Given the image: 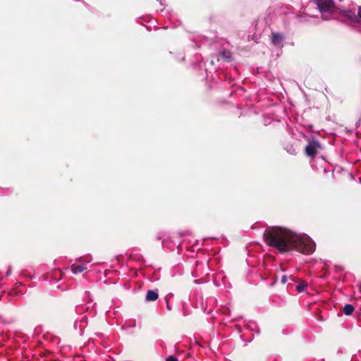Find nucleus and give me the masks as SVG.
Instances as JSON below:
<instances>
[{"instance_id":"obj_12","label":"nucleus","mask_w":361,"mask_h":361,"mask_svg":"<svg viewBox=\"0 0 361 361\" xmlns=\"http://www.w3.org/2000/svg\"><path fill=\"white\" fill-rule=\"evenodd\" d=\"M358 16L361 18V7L359 8Z\"/></svg>"},{"instance_id":"obj_2","label":"nucleus","mask_w":361,"mask_h":361,"mask_svg":"<svg viewBox=\"0 0 361 361\" xmlns=\"http://www.w3.org/2000/svg\"><path fill=\"white\" fill-rule=\"evenodd\" d=\"M318 6L321 11H330L334 7V3L331 0H318Z\"/></svg>"},{"instance_id":"obj_7","label":"nucleus","mask_w":361,"mask_h":361,"mask_svg":"<svg viewBox=\"0 0 361 361\" xmlns=\"http://www.w3.org/2000/svg\"><path fill=\"white\" fill-rule=\"evenodd\" d=\"M283 39L282 35L279 34H274L272 41L276 45H279Z\"/></svg>"},{"instance_id":"obj_11","label":"nucleus","mask_w":361,"mask_h":361,"mask_svg":"<svg viewBox=\"0 0 361 361\" xmlns=\"http://www.w3.org/2000/svg\"><path fill=\"white\" fill-rule=\"evenodd\" d=\"M166 304H167L168 309L171 310V307H170L169 304V301H168V300L166 298Z\"/></svg>"},{"instance_id":"obj_6","label":"nucleus","mask_w":361,"mask_h":361,"mask_svg":"<svg viewBox=\"0 0 361 361\" xmlns=\"http://www.w3.org/2000/svg\"><path fill=\"white\" fill-rule=\"evenodd\" d=\"M354 311V307L351 305H345L343 307V313L346 315L351 314Z\"/></svg>"},{"instance_id":"obj_15","label":"nucleus","mask_w":361,"mask_h":361,"mask_svg":"<svg viewBox=\"0 0 361 361\" xmlns=\"http://www.w3.org/2000/svg\"><path fill=\"white\" fill-rule=\"evenodd\" d=\"M51 361H56V360H51Z\"/></svg>"},{"instance_id":"obj_9","label":"nucleus","mask_w":361,"mask_h":361,"mask_svg":"<svg viewBox=\"0 0 361 361\" xmlns=\"http://www.w3.org/2000/svg\"><path fill=\"white\" fill-rule=\"evenodd\" d=\"M166 361H178V359L174 356H169Z\"/></svg>"},{"instance_id":"obj_14","label":"nucleus","mask_w":361,"mask_h":361,"mask_svg":"<svg viewBox=\"0 0 361 361\" xmlns=\"http://www.w3.org/2000/svg\"><path fill=\"white\" fill-rule=\"evenodd\" d=\"M360 291H361V286L360 287Z\"/></svg>"},{"instance_id":"obj_4","label":"nucleus","mask_w":361,"mask_h":361,"mask_svg":"<svg viewBox=\"0 0 361 361\" xmlns=\"http://www.w3.org/2000/svg\"><path fill=\"white\" fill-rule=\"evenodd\" d=\"M158 298V293L154 290H148L146 295L147 301H155Z\"/></svg>"},{"instance_id":"obj_13","label":"nucleus","mask_w":361,"mask_h":361,"mask_svg":"<svg viewBox=\"0 0 361 361\" xmlns=\"http://www.w3.org/2000/svg\"><path fill=\"white\" fill-rule=\"evenodd\" d=\"M290 279L292 280V281H294V278L293 276H290Z\"/></svg>"},{"instance_id":"obj_5","label":"nucleus","mask_w":361,"mask_h":361,"mask_svg":"<svg viewBox=\"0 0 361 361\" xmlns=\"http://www.w3.org/2000/svg\"><path fill=\"white\" fill-rule=\"evenodd\" d=\"M86 269V267L84 265H79L76 264H73L71 265V270L73 274H77L78 273L82 272Z\"/></svg>"},{"instance_id":"obj_10","label":"nucleus","mask_w":361,"mask_h":361,"mask_svg":"<svg viewBox=\"0 0 361 361\" xmlns=\"http://www.w3.org/2000/svg\"><path fill=\"white\" fill-rule=\"evenodd\" d=\"M287 281V276H283L282 279H281V283H286Z\"/></svg>"},{"instance_id":"obj_3","label":"nucleus","mask_w":361,"mask_h":361,"mask_svg":"<svg viewBox=\"0 0 361 361\" xmlns=\"http://www.w3.org/2000/svg\"><path fill=\"white\" fill-rule=\"evenodd\" d=\"M319 147V145L317 142H312L308 144L305 148V152L308 156H314L317 153V149Z\"/></svg>"},{"instance_id":"obj_8","label":"nucleus","mask_w":361,"mask_h":361,"mask_svg":"<svg viewBox=\"0 0 361 361\" xmlns=\"http://www.w3.org/2000/svg\"><path fill=\"white\" fill-rule=\"evenodd\" d=\"M307 286V283L305 281H302V283L298 285L297 287H296V290L298 291V292H302L305 290V288Z\"/></svg>"},{"instance_id":"obj_1","label":"nucleus","mask_w":361,"mask_h":361,"mask_svg":"<svg viewBox=\"0 0 361 361\" xmlns=\"http://www.w3.org/2000/svg\"><path fill=\"white\" fill-rule=\"evenodd\" d=\"M266 243L280 252L297 250L310 255L315 250L314 242L305 233H296L281 226L267 228L264 233Z\"/></svg>"}]
</instances>
